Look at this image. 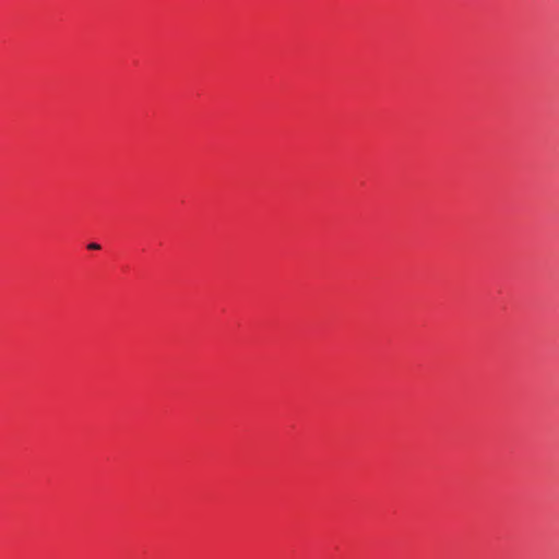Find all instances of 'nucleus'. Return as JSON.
<instances>
[{"label":"nucleus","mask_w":559,"mask_h":559,"mask_svg":"<svg viewBox=\"0 0 559 559\" xmlns=\"http://www.w3.org/2000/svg\"><path fill=\"white\" fill-rule=\"evenodd\" d=\"M87 248H88L90 250H99V249H100V246H99L98 243H96V242H92V243H90V245L87 246Z\"/></svg>","instance_id":"f257e3e1"}]
</instances>
